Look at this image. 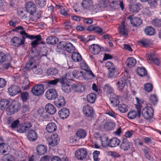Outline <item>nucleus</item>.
Segmentation results:
<instances>
[{"instance_id":"f257e3e1","label":"nucleus","mask_w":161,"mask_h":161,"mask_svg":"<svg viewBox=\"0 0 161 161\" xmlns=\"http://www.w3.org/2000/svg\"><path fill=\"white\" fill-rule=\"evenodd\" d=\"M19 30L20 31H18V32L20 33V34L21 35L24 36H25V37L26 38L30 39L31 40L35 39V40L32 41L31 43V46L33 48H35L39 44V42L41 41L42 40V38L41 36L39 35L36 36L29 35L28 34L25 32L23 28L21 26L16 27L14 31H15Z\"/></svg>"},{"instance_id":"f03ea898","label":"nucleus","mask_w":161,"mask_h":161,"mask_svg":"<svg viewBox=\"0 0 161 161\" xmlns=\"http://www.w3.org/2000/svg\"><path fill=\"white\" fill-rule=\"evenodd\" d=\"M20 107V104L18 101L13 100L6 108V113L8 115L13 114L18 111Z\"/></svg>"},{"instance_id":"7ed1b4c3","label":"nucleus","mask_w":161,"mask_h":161,"mask_svg":"<svg viewBox=\"0 0 161 161\" xmlns=\"http://www.w3.org/2000/svg\"><path fill=\"white\" fill-rule=\"evenodd\" d=\"M136 99L137 102V104L136 105V106L137 110V114L136 111L133 110L130 111L128 113L127 116L128 118L130 119H134L137 115L139 118L140 116L142 106L141 104L139 103L138 99L137 98H136Z\"/></svg>"},{"instance_id":"20e7f679","label":"nucleus","mask_w":161,"mask_h":161,"mask_svg":"<svg viewBox=\"0 0 161 161\" xmlns=\"http://www.w3.org/2000/svg\"><path fill=\"white\" fill-rule=\"evenodd\" d=\"M44 92L43 85L38 84L34 86L31 89V92L34 96H39L42 95Z\"/></svg>"},{"instance_id":"39448f33","label":"nucleus","mask_w":161,"mask_h":161,"mask_svg":"<svg viewBox=\"0 0 161 161\" xmlns=\"http://www.w3.org/2000/svg\"><path fill=\"white\" fill-rule=\"evenodd\" d=\"M22 36V39L19 37L16 36L12 38L10 42L12 43L13 46L16 47H19L24 44L25 39L26 37L25 36Z\"/></svg>"},{"instance_id":"423d86ee","label":"nucleus","mask_w":161,"mask_h":161,"mask_svg":"<svg viewBox=\"0 0 161 161\" xmlns=\"http://www.w3.org/2000/svg\"><path fill=\"white\" fill-rule=\"evenodd\" d=\"M153 109L150 107H145L142 109V116L146 119L152 118L153 117Z\"/></svg>"},{"instance_id":"0eeeda50","label":"nucleus","mask_w":161,"mask_h":161,"mask_svg":"<svg viewBox=\"0 0 161 161\" xmlns=\"http://www.w3.org/2000/svg\"><path fill=\"white\" fill-rule=\"evenodd\" d=\"M126 25L125 21H123L121 25H119L118 30L120 35L126 37L128 36L127 33L129 30L127 29V25L126 26Z\"/></svg>"},{"instance_id":"6e6552de","label":"nucleus","mask_w":161,"mask_h":161,"mask_svg":"<svg viewBox=\"0 0 161 161\" xmlns=\"http://www.w3.org/2000/svg\"><path fill=\"white\" fill-rule=\"evenodd\" d=\"M25 7L26 11L31 15H34L36 12V7L34 3L32 2L29 1L26 3Z\"/></svg>"},{"instance_id":"1a4fd4ad","label":"nucleus","mask_w":161,"mask_h":161,"mask_svg":"<svg viewBox=\"0 0 161 161\" xmlns=\"http://www.w3.org/2000/svg\"><path fill=\"white\" fill-rule=\"evenodd\" d=\"M56 90L54 89H50L46 91L45 94V97L49 100L54 99L58 96Z\"/></svg>"},{"instance_id":"9d476101","label":"nucleus","mask_w":161,"mask_h":161,"mask_svg":"<svg viewBox=\"0 0 161 161\" xmlns=\"http://www.w3.org/2000/svg\"><path fill=\"white\" fill-rule=\"evenodd\" d=\"M128 81L129 80L126 76L119 78L116 83L117 89L120 91L122 90Z\"/></svg>"},{"instance_id":"9b49d317","label":"nucleus","mask_w":161,"mask_h":161,"mask_svg":"<svg viewBox=\"0 0 161 161\" xmlns=\"http://www.w3.org/2000/svg\"><path fill=\"white\" fill-rule=\"evenodd\" d=\"M54 103L57 107L59 108L64 106L65 104L64 97L62 96H58L54 99Z\"/></svg>"},{"instance_id":"f8f14e48","label":"nucleus","mask_w":161,"mask_h":161,"mask_svg":"<svg viewBox=\"0 0 161 161\" xmlns=\"http://www.w3.org/2000/svg\"><path fill=\"white\" fill-rule=\"evenodd\" d=\"M59 140L58 136L56 134L52 135L47 139L49 145L51 147L56 146Z\"/></svg>"},{"instance_id":"ddd939ff","label":"nucleus","mask_w":161,"mask_h":161,"mask_svg":"<svg viewBox=\"0 0 161 161\" xmlns=\"http://www.w3.org/2000/svg\"><path fill=\"white\" fill-rule=\"evenodd\" d=\"M82 111L84 114L88 117H92L94 113L93 108L88 104L86 105L83 106Z\"/></svg>"},{"instance_id":"4468645a","label":"nucleus","mask_w":161,"mask_h":161,"mask_svg":"<svg viewBox=\"0 0 161 161\" xmlns=\"http://www.w3.org/2000/svg\"><path fill=\"white\" fill-rule=\"evenodd\" d=\"M87 155V152L83 148H79L75 152V156L78 159L82 160Z\"/></svg>"},{"instance_id":"2eb2a0df","label":"nucleus","mask_w":161,"mask_h":161,"mask_svg":"<svg viewBox=\"0 0 161 161\" xmlns=\"http://www.w3.org/2000/svg\"><path fill=\"white\" fill-rule=\"evenodd\" d=\"M8 92L10 96H13L20 92V88L18 86L12 85L8 88Z\"/></svg>"},{"instance_id":"dca6fc26","label":"nucleus","mask_w":161,"mask_h":161,"mask_svg":"<svg viewBox=\"0 0 161 161\" xmlns=\"http://www.w3.org/2000/svg\"><path fill=\"white\" fill-rule=\"evenodd\" d=\"M81 67L82 69L85 71V72L84 73L85 76L87 77L88 76L91 78H92V77H95L94 74L86 64L85 63L82 64L81 65Z\"/></svg>"},{"instance_id":"f3484780","label":"nucleus","mask_w":161,"mask_h":161,"mask_svg":"<svg viewBox=\"0 0 161 161\" xmlns=\"http://www.w3.org/2000/svg\"><path fill=\"white\" fill-rule=\"evenodd\" d=\"M27 139L31 141H34L37 138V135L35 130H29L26 135Z\"/></svg>"},{"instance_id":"a211bd4d","label":"nucleus","mask_w":161,"mask_h":161,"mask_svg":"<svg viewBox=\"0 0 161 161\" xmlns=\"http://www.w3.org/2000/svg\"><path fill=\"white\" fill-rule=\"evenodd\" d=\"M69 114V109L66 108H61L58 112L59 118L63 119L67 118Z\"/></svg>"},{"instance_id":"6ab92c4d","label":"nucleus","mask_w":161,"mask_h":161,"mask_svg":"<svg viewBox=\"0 0 161 161\" xmlns=\"http://www.w3.org/2000/svg\"><path fill=\"white\" fill-rule=\"evenodd\" d=\"M90 51L94 55L98 54L101 51L100 47L96 44H92L89 46Z\"/></svg>"},{"instance_id":"aec40b11","label":"nucleus","mask_w":161,"mask_h":161,"mask_svg":"<svg viewBox=\"0 0 161 161\" xmlns=\"http://www.w3.org/2000/svg\"><path fill=\"white\" fill-rule=\"evenodd\" d=\"M46 112L50 115H53L55 114L56 111V108L52 104L48 103L45 107Z\"/></svg>"},{"instance_id":"412c9836","label":"nucleus","mask_w":161,"mask_h":161,"mask_svg":"<svg viewBox=\"0 0 161 161\" xmlns=\"http://www.w3.org/2000/svg\"><path fill=\"white\" fill-rule=\"evenodd\" d=\"M57 126L53 122L49 123L46 126V130L48 133H53L57 129Z\"/></svg>"},{"instance_id":"4be33fe9","label":"nucleus","mask_w":161,"mask_h":161,"mask_svg":"<svg viewBox=\"0 0 161 161\" xmlns=\"http://www.w3.org/2000/svg\"><path fill=\"white\" fill-rule=\"evenodd\" d=\"M9 147L8 145L5 143H0V153L2 154H7L8 153Z\"/></svg>"},{"instance_id":"5701e85b","label":"nucleus","mask_w":161,"mask_h":161,"mask_svg":"<svg viewBox=\"0 0 161 161\" xmlns=\"http://www.w3.org/2000/svg\"><path fill=\"white\" fill-rule=\"evenodd\" d=\"M120 140L116 137H114L109 141L108 146L111 147H114L119 145Z\"/></svg>"},{"instance_id":"b1692460","label":"nucleus","mask_w":161,"mask_h":161,"mask_svg":"<svg viewBox=\"0 0 161 161\" xmlns=\"http://www.w3.org/2000/svg\"><path fill=\"white\" fill-rule=\"evenodd\" d=\"M136 59L133 57H131L128 58L126 61L125 63L126 66L129 68L134 67L136 64Z\"/></svg>"},{"instance_id":"393cba45","label":"nucleus","mask_w":161,"mask_h":161,"mask_svg":"<svg viewBox=\"0 0 161 161\" xmlns=\"http://www.w3.org/2000/svg\"><path fill=\"white\" fill-rule=\"evenodd\" d=\"M120 147L121 149L124 151H127L130 148V142L126 139H123L120 145Z\"/></svg>"},{"instance_id":"a878e982","label":"nucleus","mask_w":161,"mask_h":161,"mask_svg":"<svg viewBox=\"0 0 161 161\" xmlns=\"http://www.w3.org/2000/svg\"><path fill=\"white\" fill-rule=\"evenodd\" d=\"M36 149L38 154L42 155L46 153L47 150V148L44 145H39L37 146Z\"/></svg>"},{"instance_id":"bb28decb","label":"nucleus","mask_w":161,"mask_h":161,"mask_svg":"<svg viewBox=\"0 0 161 161\" xmlns=\"http://www.w3.org/2000/svg\"><path fill=\"white\" fill-rule=\"evenodd\" d=\"M37 54V56H35L34 55L33 58L37 57V59L43 57H47V55L48 54L47 51V49L45 48H43L41 50L40 52L38 53L37 52L35 53Z\"/></svg>"},{"instance_id":"cd10ccee","label":"nucleus","mask_w":161,"mask_h":161,"mask_svg":"<svg viewBox=\"0 0 161 161\" xmlns=\"http://www.w3.org/2000/svg\"><path fill=\"white\" fill-rule=\"evenodd\" d=\"M145 34L148 36H153L154 35L155 33V30L152 26H147L144 30Z\"/></svg>"},{"instance_id":"c85d7f7f","label":"nucleus","mask_w":161,"mask_h":161,"mask_svg":"<svg viewBox=\"0 0 161 161\" xmlns=\"http://www.w3.org/2000/svg\"><path fill=\"white\" fill-rule=\"evenodd\" d=\"M110 101L111 103L114 107L117 106L119 103L118 97L114 94L111 96Z\"/></svg>"},{"instance_id":"c756f323","label":"nucleus","mask_w":161,"mask_h":161,"mask_svg":"<svg viewBox=\"0 0 161 161\" xmlns=\"http://www.w3.org/2000/svg\"><path fill=\"white\" fill-rule=\"evenodd\" d=\"M146 57L147 58V60L149 61H149V62L150 63L154 62L155 64L158 65L160 64L159 60L157 58H154L152 55L147 54Z\"/></svg>"},{"instance_id":"7c9ffc66","label":"nucleus","mask_w":161,"mask_h":161,"mask_svg":"<svg viewBox=\"0 0 161 161\" xmlns=\"http://www.w3.org/2000/svg\"><path fill=\"white\" fill-rule=\"evenodd\" d=\"M118 75L117 69L116 68L109 70L108 71V77L109 78L116 77Z\"/></svg>"},{"instance_id":"2f4dec72","label":"nucleus","mask_w":161,"mask_h":161,"mask_svg":"<svg viewBox=\"0 0 161 161\" xmlns=\"http://www.w3.org/2000/svg\"><path fill=\"white\" fill-rule=\"evenodd\" d=\"M72 87V89L75 92H82L85 90L84 87L81 85L78 84H73Z\"/></svg>"},{"instance_id":"473e14b6","label":"nucleus","mask_w":161,"mask_h":161,"mask_svg":"<svg viewBox=\"0 0 161 161\" xmlns=\"http://www.w3.org/2000/svg\"><path fill=\"white\" fill-rule=\"evenodd\" d=\"M104 92L107 94H111L114 91V89L109 84H107L104 85L103 87Z\"/></svg>"},{"instance_id":"72a5a7b5","label":"nucleus","mask_w":161,"mask_h":161,"mask_svg":"<svg viewBox=\"0 0 161 161\" xmlns=\"http://www.w3.org/2000/svg\"><path fill=\"white\" fill-rule=\"evenodd\" d=\"M71 58L75 62H79L82 59V57L78 53H73L71 55Z\"/></svg>"},{"instance_id":"f704fd0d","label":"nucleus","mask_w":161,"mask_h":161,"mask_svg":"<svg viewBox=\"0 0 161 161\" xmlns=\"http://www.w3.org/2000/svg\"><path fill=\"white\" fill-rule=\"evenodd\" d=\"M141 5L136 4L130 5V10L133 13L138 12L140 9Z\"/></svg>"},{"instance_id":"c9c22d12","label":"nucleus","mask_w":161,"mask_h":161,"mask_svg":"<svg viewBox=\"0 0 161 161\" xmlns=\"http://www.w3.org/2000/svg\"><path fill=\"white\" fill-rule=\"evenodd\" d=\"M72 75L76 78H79L80 77H85V75L82 71H79L75 70H73L72 73Z\"/></svg>"},{"instance_id":"e433bc0d","label":"nucleus","mask_w":161,"mask_h":161,"mask_svg":"<svg viewBox=\"0 0 161 161\" xmlns=\"http://www.w3.org/2000/svg\"><path fill=\"white\" fill-rule=\"evenodd\" d=\"M76 134L77 136L79 138H83L86 137V133L84 130L80 129L77 130Z\"/></svg>"},{"instance_id":"4c0bfd02","label":"nucleus","mask_w":161,"mask_h":161,"mask_svg":"<svg viewBox=\"0 0 161 161\" xmlns=\"http://www.w3.org/2000/svg\"><path fill=\"white\" fill-rule=\"evenodd\" d=\"M87 101L91 103H93L96 99V95L93 93H90L87 96Z\"/></svg>"},{"instance_id":"58836bf2","label":"nucleus","mask_w":161,"mask_h":161,"mask_svg":"<svg viewBox=\"0 0 161 161\" xmlns=\"http://www.w3.org/2000/svg\"><path fill=\"white\" fill-rule=\"evenodd\" d=\"M9 101L6 99H3L0 101V109H5L7 106L9 104Z\"/></svg>"},{"instance_id":"ea45409f","label":"nucleus","mask_w":161,"mask_h":161,"mask_svg":"<svg viewBox=\"0 0 161 161\" xmlns=\"http://www.w3.org/2000/svg\"><path fill=\"white\" fill-rule=\"evenodd\" d=\"M68 80H71V79L69 78L68 75L66 74L65 75L62 76L60 78L58 79V82H59L62 86L63 84H67Z\"/></svg>"},{"instance_id":"a19ab883","label":"nucleus","mask_w":161,"mask_h":161,"mask_svg":"<svg viewBox=\"0 0 161 161\" xmlns=\"http://www.w3.org/2000/svg\"><path fill=\"white\" fill-rule=\"evenodd\" d=\"M65 49L68 53H73L74 52L75 47L71 43L67 42Z\"/></svg>"},{"instance_id":"79ce46f5","label":"nucleus","mask_w":161,"mask_h":161,"mask_svg":"<svg viewBox=\"0 0 161 161\" xmlns=\"http://www.w3.org/2000/svg\"><path fill=\"white\" fill-rule=\"evenodd\" d=\"M149 101L151 105H155L158 102V99L156 95H151L149 97Z\"/></svg>"},{"instance_id":"37998d69","label":"nucleus","mask_w":161,"mask_h":161,"mask_svg":"<svg viewBox=\"0 0 161 161\" xmlns=\"http://www.w3.org/2000/svg\"><path fill=\"white\" fill-rule=\"evenodd\" d=\"M33 57L32 58L27 62L25 66L26 69L29 70L32 69L33 67L35 65L33 59Z\"/></svg>"},{"instance_id":"c03bdc74","label":"nucleus","mask_w":161,"mask_h":161,"mask_svg":"<svg viewBox=\"0 0 161 161\" xmlns=\"http://www.w3.org/2000/svg\"><path fill=\"white\" fill-rule=\"evenodd\" d=\"M118 108L119 110L123 113L126 112L128 110V106L123 103L119 104L118 105Z\"/></svg>"},{"instance_id":"a18cd8bd","label":"nucleus","mask_w":161,"mask_h":161,"mask_svg":"<svg viewBox=\"0 0 161 161\" xmlns=\"http://www.w3.org/2000/svg\"><path fill=\"white\" fill-rule=\"evenodd\" d=\"M30 82L27 78H25L22 84L21 88L24 90L29 89Z\"/></svg>"},{"instance_id":"49530a36","label":"nucleus","mask_w":161,"mask_h":161,"mask_svg":"<svg viewBox=\"0 0 161 161\" xmlns=\"http://www.w3.org/2000/svg\"><path fill=\"white\" fill-rule=\"evenodd\" d=\"M103 126L104 129L108 130L113 129L115 125L112 122H108L104 124Z\"/></svg>"},{"instance_id":"de8ad7c7","label":"nucleus","mask_w":161,"mask_h":161,"mask_svg":"<svg viewBox=\"0 0 161 161\" xmlns=\"http://www.w3.org/2000/svg\"><path fill=\"white\" fill-rule=\"evenodd\" d=\"M46 41L47 44L53 45L57 43L58 40L57 38L51 36L47 38L46 39Z\"/></svg>"},{"instance_id":"09e8293b","label":"nucleus","mask_w":161,"mask_h":161,"mask_svg":"<svg viewBox=\"0 0 161 161\" xmlns=\"http://www.w3.org/2000/svg\"><path fill=\"white\" fill-rule=\"evenodd\" d=\"M137 74L141 76H145L147 74L146 70L144 68H138L136 70Z\"/></svg>"},{"instance_id":"8fccbe9b","label":"nucleus","mask_w":161,"mask_h":161,"mask_svg":"<svg viewBox=\"0 0 161 161\" xmlns=\"http://www.w3.org/2000/svg\"><path fill=\"white\" fill-rule=\"evenodd\" d=\"M71 86L69 84H63L62 87V91L64 92L68 93L71 92Z\"/></svg>"},{"instance_id":"3c124183","label":"nucleus","mask_w":161,"mask_h":161,"mask_svg":"<svg viewBox=\"0 0 161 161\" xmlns=\"http://www.w3.org/2000/svg\"><path fill=\"white\" fill-rule=\"evenodd\" d=\"M92 0H84L82 4L84 8H88L92 5Z\"/></svg>"},{"instance_id":"603ef678","label":"nucleus","mask_w":161,"mask_h":161,"mask_svg":"<svg viewBox=\"0 0 161 161\" xmlns=\"http://www.w3.org/2000/svg\"><path fill=\"white\" fill-rule=\"evenodd\" d=\"M143 154L146 158L148 160H150L151 158L150 152L149 151V149L148 147H145L144 149H142Z\"/></svg>"},{"instance_id":"864d4df0","label":"nucleus","mask_w":161,"mask_h":161,"mask_svg":"<svg viewBox=\"0 0 161 161\" xmlns=\"http://www.w3.org/2000/svg\"><path fill=\"white\" fill-rule=\"evenodd\" d=\"M150 41L149 40L147 39H143L138 42L139 44L141 46L145 47L148 45Z\"/></svg>"},{"instance_id":"5fc2aeb1","label":"nucleus","mask_w":161,"mask_h":161,"mask_svg":"<svg viewBox=\"0 0 161 161\" xmlns=\"http://www.w3.org/2000/svg\"><path fill=\"white\" fill-rule=\"evenodd\" d=\"M58 70L55 68L49 69L47 71V73L49 75H56L58 74Z\"/></svg>"},{"instance_id":"6e6d98bb","label":"nucleus","mask_w":161,"mask_h":161,"mask_svg":"<svg viewBox=\"0 0 161 161\" xmlns=\"http://www.w3.org/2000/svg\"><path fill=\"white\" fill-rule=\"evenodd\" d=\"M33 72L36 74L41 75L42 73V69L39 68L36 65H35L31 69Z\"/></svg>"},{"instance_id":"4d7b16f0","label":"nucleus","mask_w":161,"mask_h":161,"mask_svg":"<svg viewBox=\"0 0 161 161\" xmlns=\"http://www.w3.org/2000/svg\"><path fill=\"white\" fill-rule=\"evenodd\" d=\"M105 66L106 68L109 71V70L113 69L114 68H116L113 63L110 61L107 62L105 64Z\"/></svg>"},{"instance_id":"13d9d810","label":"nucleus","mask_w":161,"mask_h":161,"mask_svg":"<svg viewBox=\"0 0 161 161\" xmlns=\"http://www.w3.org/2000/svg\"><path fill=\"white\" fill-rule=\"evenodd\" d=\"M21 97L23 101H25L29 98V96L28 93L26 92H24L21 93Z\"/></svg>"},{"instance_id":"bf43d9fd","label":"nucleus","mask_w":161,"mask_h":161,"mask_svg":"<svg viewBox=\"0 0 161 161\" xmlns=\"http://www.w3.org/2000/svg\"><path fill=\"white\" fill-rule=\"evenodd\" d=\"M35 2L36 4L41 8L44 7L46 4L45 0H36Z\"/></svg>"},{"instance_id":"052dcab7","label":"nucleus","mask_w":161,"mask_h":161,"mask_svg":"<svg viewBox=\"0 0 161 161\" xmlns=\"http://www.w3.org/2000/svg\"><path fill=\"white\" fill-rule=\"evenodd\" d=\"M58 79H56L53 80H52L45 82L48 86H54L58 82Z\"/></svg>"},{"instance_id":"680f3d73","label":"nucleus","mask_w":161,"mask_h":161,"mask_svg":"<svg viewBox=\"0 0 161 161\" xmlns=\"http://www.w3.org/2000/svg\"><path fill=\"white\" fill-rule=\"evenodd\" d=\"M153 86L150 83H146L144 85V89L147 92H150L152 90Z\"/></svg>"},{"instance_id":"e2e57ef3","label":"nucleus","mask_w":161,"mask_h":161,"mask_svg":"<svg viewBox=\"0 0 161 161\" xmlns=\"http://www.w3.org/2000/svg\"><path fill=\"white\" fill-rule=\"evenodd\" d=\"M17 131L20 133L26 132L23 123L20 124L17 127Z\"/></svg>"},{"instance_id":"0e129e2a","label":"nucleus","mask_w":161,"mask_h":161,"mask_svg":"<svg viewBox=\"0 0 161 161\" xmlns=\"http://www.w3.org/2000/svg\"><path fill=\"white\" fill-rule=\"evenodd\" d=\"M67 42H65L64 41H61L58 42L57 44V47L60 50L63 49L64 48H65Z\"/></svg>"},{"instance_id":"69168bd1","label":"nucleus","mask_w":161,"mask_h":161,"mask_svg":"<svg viewBox=\"0 0 161 161\" xmlns=\"http://www.w3.org/2000/svg\"><path fill=\"white\" fill-rule=\"evenodd\" d=\"M20 122V121L19 119H17L13 121L11 125V127L12 128L14 129L17 128L19 125V124Z\"/></svg>"},{"instance_id":"338daca9","label":"nucleus","mask_w":161,"mask_h":161,"mask_svg":"<svg viewBox=\"0 0 161 161\" xmlns=\"http://www.w3.org/2000/svg\"><path fill=\"white\" fill-rule=\"evenodd\" d=\"M17 14L20 17L22 18L21 19H25V18L26 17L23 13V10L20 8L17 10Z\"/></svg>"},{"instance_id":"774afa93","label":"nucleus","mask_w":161,"mask_h":161,"mask_svg":"<svg viewBox=\"0 0 161 161\" xmlns=\"http://www.w3.org/2000/svg\"><path fill=\"white\" fill-rule=\"evenodd\" d=\"M23 124L26 132L27 130H29V129L32 126L31 124L29 122H24Z\"/></svg>"}]
</instances>
